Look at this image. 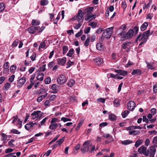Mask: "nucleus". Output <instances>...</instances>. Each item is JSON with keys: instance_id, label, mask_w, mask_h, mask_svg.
<instances>
[{"instance_id": "obj_39", "label": "nucleus", "mask_w": 157, "mask_h": 157, "mask_svg": "<svg viewBox=\"0 0 157 157\" xmlns=\"http://www.w3.org/2000/svg\"><path fill=\"white\" fill-rule=\"evenodd\" d=\"M74 49L73 48L70 49L67 54V56L70 57H71L74 52Z\"/></svg>"}, {"instance_id": "obj_52", "label": "nucleus", "mask_w": 157, "mask_h": 157, "mask_svg": "<svg viewBox=\"0 0 157 157\" xmlns=\"http://www.w3.org/2000/svg\"><path fill=\"white\" fill-rule=\"evenodd\" d=\"M61 120L63 121L64 122H66L67 121H71V119L63 117L61 119Z\"/></svg>"}, {"instance_id": "obj_28", "label": "nucleus", "mask_w": 157, "mask_h": 157, "mask_svg": "<svg viewBox=\"0 0 157 157\" xmlns=\"http://www.w3.org/2000/svg\"><path fill=\"white\" fill-rule=\"evenodd\" d=\"M44 76V74L43 73H40L37 76V79L38 80L42 81L43 79Z\"/></svg>"}, {"instance_id": "obj_14", "label": "nucleus", "mask_w": 157, "mask_h": 157, "mask_svg": "<svg viewBox=\"0 0 157 157\" xmlns=\"http://www.w3.org/2000/svg\"><path fill=\"white\" fill-rule=\"evenodd\" d=\"M94 62L96 64L100 65L103 63V59L100 57H98L94 59Z\"/></svg>"}, {"instance_id": "obj_5", "label": "nucleus", "mask_w": 157, "mask_h": 157, "mask_svg": "<svg viewBox=\"0 0 157 157\" xmlns=\"http://www.w3.org/2000/svg\"><path fill=\"white\" fill-rule=\"evenodd\" d=\"M138 152L140 154H143L146 156L149 155L148 150L144 145L141 146L138 148Z\"/></svg>"}, {"instance_id": "obj_59", "label": "nucleus", "mask_w": 157, "mask_h": 157, "mask_svg": "<svg viewBox=\"0 0 157 157\" xmlns=\"http://www.w3.org/2000/svg\"><path fill=\"white\" fill-rule=\"evenodd\" d=\"M90 30V28L88 27L86 28L84 30V33L85 34H87L89 33Z\"/></svg>"}, {"instance_id": "obj_61", "label": "nucleus", "mask_w": 157, "mask_h": 157, "mask_svg": "<svg viewBox=\"0 0 157 157\" xmlns=\"http://www.w3.org/2000/svg\"><path fill=\"white\" fill-rule=\"evenodd\" d=\"M51 150H49L48 151L44 154L43 155V157H44L45 155H46V156H48L50 153H51Z\"/></svg>"}, {"instance_id": "obj_46", "label": "nucleus", "mask_w": 157, "mask_h": 157, "mask_svg": "<svg viewBox=\"0 0 157 157\" xmlns=\"http://www.w3.org/2000/svg\"><path fill=\"white\" fill-rule=\"evenodd\" d=\"M153 16L152 13H149L147 14L146 19L151 20Z\"/></svg>"}, {"instance_id": "obj_12", "label": "nucleus", "mask_w": 157, "mask_h": 157, "mask_svg": "<svg viewBox=\"0 0 157 157\" xmlns=\"http://www.w3.org/2000/svg\"><path fill=\"white\" fill-rule=\"evenodd\" d=\"M133 35V30L130 29L129 30L124 37L127 39H130L132 37Z\"/></svg>"}, {"instance_id": "obj_3", "label": "nucleus", "mask_w": 157, "mask_h": 157, "mask_svg": "<svg viewBox=\"0 0 157 157\" xmlns=\"http://www.w3.org/2000/svg\"><path fill=\"white\" fill-rule=\"evenodd\" d=\"M92 147V144L89 141H86L83 144L81 147V150L82 152H85L89 151Z\"/></svg>"}, {"instance_id": "obj_7", "label": "nucleus", "mask_w": 157, "mask_h": 157, "mask_svg": "<svg viewBox=\"0 0 157 157\" xmlns=\"http://www.w3.org/2000/svg\"><path fill=\"white\" fill-rule=\"evenodd\" d=\"M43 114L44 113L40 111H36L33 112L31 115L32 116V119H34L37 117L40 118Z\"/></svg>"}, {"instance_id": "obj_32", "label": "nucleus", "mask_w": 157, "mask_h": 157, "mask_svg": "<svg viewBox=\"0 0 157 157\" xmlns=\"http://www.w3.org/2000/svg\"><path fill=\"white\" fill-rule=\"evenodd\" d=\"M109 119L112 121H115L116 119V116L113 113L109 114Z\"/></svg>"}, {"instance_id": "obj_9", "label": "nucleus", "mask_w": 157, "mask_h": 157, "mask_svg": "<svg viewBox=\"0 0 157 157\" xmlns=\"http://www.w3.org/2000/svg\"><path fill=\"white\" fill-rule=\"evenodd\" d=\"M26 81V78L23 77L19 78L17 81V86L18 88H21L25 83Z\"/></svg>"}, {"instance_id": "obj_31", "label": "nucleus", "mask_w": 157, "mask_h": 157, "mask_svg": "<svg viewBox=\"0 0 157 157\" xmlns=\"http://www.w3.org/2000/svg\"><path fill=\"white\" fill-rule=\"evenodd\" d=\"M102 44L100 43H98L96 44V48L98 50L101 51L103 49Z\"/></svg>"}, {"instance_id": "obj_15", "label": "nucleus", "mask_w": 157, "mask_h": 157, "mask_svg": "<svg viewBox=\"0 0 157 157\" xmlns=\"http://www.w3.org/2000/svg\"><path fill=\"white\" fill-rule=\"evenodd\" d=\"M59 125H60L61 126V124L59 123H51L49 126V128L52 130L55 131V129Z\"/></svg>"}, {"instance_id": "obj_18", "label": "nucleus", "mask_w": 157, "mask_h": 157, "mask_svg": "<svg viewBox=\"0 0 157 157\" xmlns=\"http://www.w3.org/2000/svg\"><path fill=\"white\" fill-rule=\"evenodd\" d=\"M36 124V123H33L31 122L25 125V128L27 130L30 129L31 127H33L34 125Z\"/></svg>"}, {"instance_id": "obj_36", "label": "nucleus", "mask_w": 157, "mask_h": 157, "mask_svg": "<svg viewBox=\"0 0 157 157\" xmlns=\"http://www.w3.org/2000/svg\"><path fill=\"white\" fill-rule=\"evenodd\" d=\"M15 141V140L14 139L11 140L8 142V145L9 146L11 147H14L15 145L13 144V143Z\"/></svg>"}, {"instance_id": "obj_47", "label": "nucleus", "mask_w": 157, "mask_h": 157, "mask_svg": "<svg viewBox=\"0 0 157 157\" xmlns=\"http://www.w3.org/2000/svg\"><path fill=\"white\" fill-rule=\"evenodd\" d=\"M11 132L14 134H20L21 132H19L18 130L15 129H13L11 131Z\"/></svg>"}, {"instance_id": "obj_63", "label": "nucleus", "mask_w": 157, "mask_h": 157, "mask_svg": "<svg viewBox=\"0 0 157 157\" xmlns=\"http://www.w3.org/2000/svg\"><path fill=\"white\" fill-rule=\"evenodd\" d=\"M153 91L154 92L157 93V84H155L153 86Z\"/></svg>"}, {"instance_id": "obj_45", "label": "nucleus", "mask_w": 157, "mask_h": 157, "mask_svg": "<svg viewBox=\"0 0 157 157\" xmlns=\"http://www.w3.org/2000/svg\"><path fill=\"white\" fill-rule=\"evenodd\" d=\"M50 101V100H46L44 103V105L46 107H49L51 105Z\"/></svg>"}, {"instance_id": "obj_40", "label": "nucleus", "mask_w": 157, "mask_h": 157, "mask_svg": "<svg viewBox=\"0 0 157 157\" xmlns=\"http://www.w3.org/2000/svg\"><path fill=\"white\" fill-rule=\"evenodd\" d=\"M68 50V47L67 46H64L63 47V54H66Z\"/></svg>"}, {"instance_id": "obj_25", "label": "nucleus", "mask_w": 157, "mask_h": 157, "mask_svg": "<svg viewBox=\"0 0 157 157\" xmlns=\"http://www.w3.org/2000/svg\"><path fill=\"white\" fill-rule=\"evenodd\" d=\"M143 142V140L142 139H139L135 143V146L137 147L141 145Z\"/></svg>"}, {"instance_id": "obj_24", "label": "nucleus", "mask_w": 157, "mask_h": 157, "mask_svg": "<svg viewBox=\"0 0 157 157\" xmlns=\"http://www.w3.org/2000/svg\"><path fill=\"white\" fill-rule=\"evenodd\" d=\"M35 26H31L28 29V31L29 33L34 34L35 32Z\"/></svg>"}, {"instance_id": "obj_16", "label": "nucleus", "mask_w": 157, "mask_h": 157, "mask_svg": "<svg viewBox=\"0 0 157 157\" xmlns=\"http://www.w3.org/2000/svg\"><path fill=\"white\" fill-rule=\"evenodd\" d=\"M59 86L56 84H53L51 87V89L53 91V93H56L59 90Z\"/></svg>"}, {"instance_id": "obj_56", "label": "nucleus", "mask_w": 157, "mask_h": 157, "mask_svg": "<svg viewBox=\"0 0 157 157\" xmlns=\"http://www.w3.org/2000/svg\"><path fill=\"white\" fill-rule=\"evenodd\" d=\"M97 101L99 102H101L102 103H104L105 101V99L104 98H98L97 99Z\"/></svg>"}, {"instance_id": "obj_58", "label": "nucleus", "mask_w": 157, "mask_h": 157, "mask_svg": "<svg viewBox=\"0 0 157 157\" xmlns=\"http://www.w3.org/2000/svg\"><path fill=\"white\" fill-rule=\"evenodd\" d=\"M64 138L63 137L61 139H60L59 140L57 141V142L58 143V145H60L63 142L64 140Z\"/></svg>"}, {"instance_id": "obj_23", "label": "nucleus", "mask_w": 157, "mask_h": 157, "mask_svg": "<svg viewBox=\"0 0 157 157\" xmlns=\"http://www.w3.org/2000/svg\"><path fill=\"white\" fill-rule=\"evenodd\" d=\"M148 25V24L147 22H145L141 26L140 29L141 31H144L146 29Z\"/></svg>"}, {"instance_id": "obj_11", "label": "nucleus", "mask_w": 157, "mask_h": 157, "mask_svg": "<svg viewBox=\"0 0 157 157\" xmlns=\"http://www.w3.org/2000/svg\"><path fill=\"white\" fill-rule=\"evenodd\" d=\"M148 150L149 155L150 157H154V155L156 151V148L153 146L150 147Z\"/></svg>"}, {"instance_id": "obj_6", "label": "nucleus", "mask_w": 157, "mask_h": 157, "mask_svg": "<svg viewBox=\"0 0 157 157\" xmlns=\"http://www.w3.org/2000/svg\"><path fill=\"white\" fill-rule=\"evenodd\" d=\"M67 81V79L65 75H59L57 78V82L59 85H63Z\"/></svg>"}, {"instance_id": "obj_20", "label": "nucleus", "mask_w": 157, "mask_h": 157, "mask_svg": "<svg viewBox=\"0 0 157 157\" xmlns=\"http://www.w3.org/2000/svg\"><path fill=\"white\" fill-rule=\"evenodd\" d=\"M140 133V132L139 130H133L132 131H129V135H132L134 136H136L139 135Z\"/></svg>"}, {"instance_id": "obj_42", "label": "nucleus", "mask_w": 157, "mask_h": 157, "mask_svg": "<svg viewBox=\"0 0 157 157\" xmlns=\"http://www.w3.org/2000/svg\"><path fill=\"white\" fill-rule=\"evenodd\" d=\"M108 123L106 122H102L99 124V129L101 130V128L107 126Z\"/></svg>"}, {"instance_id": "obj_8", "label": "nucleus", "mask_w": 157, "mask_h": 157, "mask_svg": "<svg viewBox=\"0 0 157 157\" xmlns=\"http://www.w3.org/2000/svg\"><path fill=\"white\" fill-rule=\"evenodd\" d=\"M132 43L131 42H126L123 43L122 45L121 48L123 49H126V51L128 52L130 51L131 48V45Z\"/></svg>"}, {"instance_id": "obj_38", "label": "nucleus", "mask_w": 157, "mask_h": 157, "mask_svg": "<svg viewBox=\"0 0 157 157\" xmlns=\"http://www.w3.org/2000/svg\"><path fill=\"white\" fill-rule=\"evenodd\" d=\"M1 136H2V139L1 140L2 141H5V140H6L7 138V136L4 133H2L1 134Z\"/></svg>"}, {"instance_id": "obj_41", "label": "nucleus", "mask_w": 157, "mask_h": 157, "mask_svg": "<svg viewBox=\"0 0 157 157\" xmlns=\"http://www.w3.org/2000/svg\"><path fill=\"white\" fill-rule=\"evenodd\" d=\"M48 2L47 0H42L40 1V3L42 6H45L48 4Z\"/></svg>"}, {"instance_id": "obj_60", "label": "nucleus", "mask_w": 157, "mask_h": 157, "mask_svg": "<svg viewBox=\"0 0 157 157\" xmlns=\"http://www.w3.org/2000/svg\"><path fill=\"white\" fill-rule=\"evenodd\" d=\"M36 57V54L34 52L33 53L32 55L30 56V58L32 61H34L35 60Z\"/></svg>"}, {"instance_id": "obj_4", "label": "nucleus", "mask_w": 157, "mask_h": 157, "mask_svg": "<svg viewBox=\"0 0 157 157\" xmlns=\"http://www.w3.org/2000/svg\"><path fill=\"white\" fill-rule=\"evenodd\" d=\"M113 28V27H112L105 29L102 33V36L106 38H110L112 33Z\"/></svg>"}, {"instance_id": "obj_57", "label": "nucleus", "mask_w": 157, "mask_h": 157, "mask_svg": "<svg viewBox=\"0 0 157 157\" xmlns=\"http://www.w3.org/2000/svg\"><path fill=\"white\" fill-rule=\"evenodd\" d=\"M150 143V141L148 139H146L145 141V145L147 147Z\"/></svg>"}, {"instance_id": "obj_34", "label": "nucleus", "mask_w": 157, "mask_h": 157, "mask_svg": "<svg viewBox=\"0 0 157 157\" xmlns=\"http://www.w3.org/2000/svg\"><path fill=\"white\" fill-rule=\"evenodd\" d=\"M113 103L115 106L118 107L120 105V101L118 99H115L113 101Z\"/></svg>"}, {"instance_id": "obj_2", "label": "nucleus", "mask_w": 157, "mask_h": 157, "mask_svg": "<svg viewBox=\"0 0 157 157\" xmlns=\"http://www.w3.org/2000/svg\"><path fill=\"white\" fill-rule=\"evenodd\" d=\"M150 34V30H148L145 31L143 34H140L138 36L136 40L144 41V42H146L148 39Z\"/></svg>"}, {"instance_id": "obj_29", "label": "nucleus", "mask_w": 157, "mask_h": 157, "mask_svg": "<svg viewBox=\"0 0 157 157\" xmlns=\"http://www.w3.org/2000/svg\"><path fill=\"white\" fill-rule=\"evenodd\" d=\"M9 63L8 62H7L4 63L3 65V67L4 68V70L6 72H8L9 71Z\"/></svg>"}, {"instance_id": "obj_1", "label": "nucleus", "mask_w": 157, "mask_h": 157, "mask_svg": "<svg viewBox=\"0 0 157 157\" xmlns=\"http://www.w3.org/2000/svg\"><path fill=\"white\" fill-rule=\"evenodd\" d=\"M83 14L84 12L81 10H79L78 13L73 17L72 19L74 20H77L78 22V23L76 24L74 28L75 29H78L82 25L83 20Z\"/></svg>"}, {"instance_id": "obj_35", "label": "nucleus", "mask_w": 157, "mask_h": 157, "mask_svg": "<svg viewBox=\"0 0 157 157\" xmlns=\"http://www.w3.org/2000/svg\"><path fill=\"white\" fill-rule=\"evenodd\" d=\"M74 62H73L71 61L70 60H69L67 63V68H68L70 67L71 66L74 65Z\"/></svg>"}, {"instance_id": "obj_64", "label": "nucleus", "mask_w": 157, "mask_h": 157, "mask_svg": "<svg viewBox=\"0 0 157 157\" xmlns=\"http://www.w3.org/2000/svg\"><path fill=\"white\" fill-rule=\"evenodd\" d=\"M114 153L113 152L111 153V154L109 156L108 155H103L102 156V157H114Z\"/></svg>"}, {"instance_id": "obj_33", "label": "nucleus", "mask_w": 157, "mask_h": 157, "mask_svg": "<svg viewBox=\"0 0 157 157\" xmlns=\"http://www.w3.org/2000/svg\"><path fill=\"white\" fill-rule=\"evenodd\" d=\"M129 113V111L128 110H126L124 111L122 113L121 115L122 117L124 118H125L127 116Z\"/></svg>"}, {"instance_id": "obj_30", "label": "nucleus", "mask_w": 157, "mask_h": 157, "mask_svg": "<svg viewBox=\"0 0 157 157\" xmlns=\"http://www.w3.org/2000/svg\"><path fill=\"white\" fill-rule=\"evenodd\" d=\"M40 23V21L38 20L33 19L32 21V25H39Z\"/></svg>"}, {"instance_id": "obj_49", "label": "nucleus", "mask_w": 157, "mask_h": 157, "mask_svg": "<svg viewBox=\"0 0 157 157\" xmlns=\"http://www.w3.org/2000/svg\"><path fill=\"white\" fill-rule=\"evenodd\" d=\"M44 82L46 84H48L51 82V79L49 77H47L45 79Z\"/></svg>"}, {"instance_id": "obj_51", "label": "nucleus", "mask_w": 157, "mask_h": 157, "mask_svg": "<svg viewBox=\"0 0 157 157\" xmlns=\"http://www.w3.org/2000/svg\"><path fill=\"white\" fill-rule=\"evenodd\" d=\"M152 142L153 144L155 146L157 145V137L155 136L154 137L153 139Z\"/></svg>"}, {"instance_id": "obj_13", "label": "nucleus", "mask_w": 157, "mask_h": 157, "mask_svg": "<svg viewBox=\"0 0 157 157\" xmlns=\"http://www.w3.org/2000/svg\"><path fill=\"white\" fill-rule=\"evenodd\" d=\"M66 59L65 57H63L62 58H59L58 59L57 62L59 64L62 66L63 65L66 63Z\"/></svg>"}, {"instance_id": "obj_43", "label": "nucleus", "mask_w": 157, "mask_h": 157, "mask_svg": "<svg viewBox=\"0 0 157 157\" xmlns=\"http://www.w3.org/2000/svg\"><path fill=\"white\" fill-rule=\"evenodd\" d=\"M5 8V4L3 3H1L0 4V12L3 11Z\"/></svg>"}, {"instance_id": "obj_22", "label": "nucleus", "mask_w": 157, "mask_h": 157, "mask_svg": "<svg viewBox=\"0 0 157 157\" xmlns=\"http://www.w3.org/2000/svg\"><path fill=\"white\" fill-rule=\"evenodd\" d=\"M47 93H45L43 95L40 96L37 98V101L39 102L41 101L43 99H44L47 96Z\"/></svg>"}, {"instance_id": "obj_53", "label": "nucleus", "mask_w": 157, "mask_h": 157, "mask_svg": "<svg viewBox=\"0 0 157 157\" xmlns=\"http://www.w3.org/2000/svg\"><path fill=\"white\" fill-rule=\"evenodd\" d=\"M89 42H90V38H87L86 40L85 41L84 43V45L86 46H88L89 44Z\"/></svg>"}, {"instance_id": "obj_48", "label": "nucleus", "mask_w": 157, "mask_h": 157, "mask_svg": "<svg viewBox=\"0 0 157 157\" xmlns=\"http://www.w3.org/2000/svg\"><path fill=\"white\" fill-rule=\"evenodd\" d=\"M11 84L10 83L7 82L4 85V87L6 90H7L10 87Z\"/></svg>"}, {"instance_id": "obj_26", "label": "nucleus", "mask_w": 157, "mask_h": 157, "mask_svg": "<svg viewBox=\"0 0 157 157\" xmlns=\"http://www.w3.org/2000/svg\"><path fill=\"white\" fill-rule=\"evenodd\" d=\"M133 143V141L132 140H127L124 141H122L121 143L124 145H127Z\"/></svg>"}, {"instance_id": "obj_27", "label": "nucleus", "mask_w": 157, "mask_h": 157, "mask_svg": "<svg viewBox=\"0 0 157 157\" xmlns=\"http://www.w3.org/2000/svg\"><path fill=\"white\" fill-rule=\"evenodd\" d=\"M75 81L74 80L71 79L68 81L67 85L70 87H72L75 84Z\"/></svg>"}, {"instance_id": "obj_44", "label": "nucleus", "mask_w": 157, "mask_h": 157, "mask_svg": "<svg viewBox=\"0 0 157 157\" xmlns=\"http://www.w3.org/2000/svg\"><path fill=\"white\" fill-rule=\"evenodd\" d=\"M46 41L44 40V42H41L39 47V48H45V46H46V44L45 43V41Z\"/></svg>"}, {"instance_id": "obj_37", "label": "nucleus", "mask_w": 157, "mask_h": 157, "mask_svg": "<svg viewBox=\"0 0 157 157\" xmlns=\"http://www.w3.org/2000/svg\"><path fill=\"white\" fill-rule=\"evenodd\" d=\"M97 25V23L95 22H91L89 24H88V25L89 26H91L92 27V28L93 29L95 28L96 27Z\"/></svg>"}, {"instance_id": "obj_55", "label": "nucleus", "mask_w": 157, "mask_h": 157, "mask_svg": "<svg viewBox=\"0 0 157 157\" xmlns=\"http://www.w3.org/2000/svg\"><path fill=\"white\" fill-rule=\"evenodd\" d=\"M48 119L47 117H46L44 118L41 122L40 124L41 125H44L45 123L46 122V120Z\"/></svg>"}, {"instance_id": "obj_19", "label": "nucleus", "mask_w": 157, "mask_h": 157, "mask_svg": "<svg viewBox=\"0 0 157 157\" xmlns=\"http://www.w3.org/2000/svg\"><path fill=\"white\" fill-rule=\"evenodd\" d=\"M141 74V71L140 69H134L132 70V74L133 75H140Z\"/></svg>"}, {"instance_id": "obj_54", "label": "nucleus", "mask_w": 157, "mask_h": 157, "mask_svg": "<svg viewBox=\"0 0 157 157\" xmlns=\"http://www.w3.org/2000/svg\"><path fill=\"white\" fill-rule=\"evenodd\" d=\"M19 43L18 40H15L12 44V46L13 47H15L17 46Z\"/></svg>"}, {"instance_id": "obj_50", "label": "nucleus", "mask_w": 157, "mask_h": 157, "mask_svg": "<svg viewBox=\"0 0 157 157\" xmlns=\"http://www.w3.org/2000/svg\"><path fill=\"white\" fill-rule=\"evenodd\" d=\"M14 78H15V75H12L9 78V81L11 83L12 82L14 81Z\"/></svg>"}, {"instance_id": "obj_21", "label": "nucleus", "mask_w": 157, "mask_h": 157, "mask_svg": "<svg viewBox=\"0 0 157 157\" xmlns=\"http://www.w3.org/2000/svg\"><path fill=\"white\" fill-rule=\"evenodd\" d=\"M145 62L147 64V67L149 69L152 70L154 69V68L153 66V65L154 64V62H152L149 63L147 61H145Z\"/></svg>"}, {"instance_id": "obj_10", "label": "nucleus", "mask_w": 157, "mask_h": 157, "mask_svg": "<svg viewBox=\"0 0 157 157\" xmlns=\"http://www.w3.org/2000/svg\"><path fill=\"white\" fill-rule=\"evenodd\" d=\"M135 105V103L134 101H130L127 103V108L130 110L132 111L134 109Z\"/></svg>"}, {"instance_id": "obj_17", "label": "nucleus", "mask_w": 157, "mask_h": 157, "mask_svg": "<svg viewBox=\"0 0 157 157\" xmlns=\"http://www.w3.org/2000/svg\"><path fill=\"white\" fill-rule=\"evenodd\" d=\"M115 72L123 76H125L127 74L126 71L121 70H115Z\"/></svg>"}, {"instance_id": "obj_62", "label": "nucleus", "mask_w": 157, "mask_h": 157, "mask_svg": "<svg viewBox=\"0 0 157 157\" xmlns=\"http://www.w3.org/2000/svg\"><path fill=\"white\" fill-rule=\"evenodd\" d=\"M91 18H92L91 14L88 13L87 14L86 17L85 18V20L86 21H87L90 19Z\"/></svg>"}]
</instances>
